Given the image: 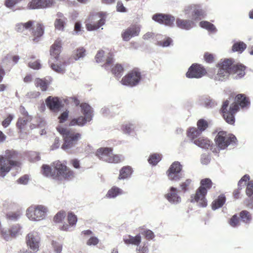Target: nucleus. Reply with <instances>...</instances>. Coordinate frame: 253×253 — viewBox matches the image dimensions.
Segmentation results:
<instances>
[{
    "label": "nucleus",
    "instance_id": "f257e3e1",
    "mask_svg": "<svg viewBox=\"0 0 253 253\" xmlns=\"http://www.w3.org/2000/svg\"><path fill=\"white\" fill-rule=\"evenodd\" d=\"M229 103L228 100L224 102L221 109L224 119L227 123L232 125L235 122L234 115L239 109V105L241 108H244L249 106L250 103L249 98L245 94H239L236 96L235 102L228 109Z\"/></svg>",
    "mask_w": 253,
    "mask_h": 253
},
{
    "label": "nucleus",
    "instance_id": "f03ea898",
    "mask_svg": "<svg viewBox=\"0 0 253 253\" xmlns=\"http://www.w3.org/2000/svg\"><path fill=\"white\" fill-rule=\"evenodd\" d=\"M42 173L45 176L51 177L57 179H69L74 176L73 171L59 161L53 163L52 168L43 165L42 166Z\"/></svg>",
    "mask_w": 253,
    "mask_h": 253
},
{
    "label": "nucleus",
    "instance_id": "7ed1b4c3",
    "mask_svg": "<svg viewBox=\"0 0 253 253\" xmlns=\"http://www.w3.org/2000/svg\"><path fill=\"white\" fill-rule=\"evenodd\" d=\"M61 40L57 39L51 46L50 52L51 58L49 60L51 68L56 72L63 74L65 71L66 64L59 56L61 48Z\"/></svg>",
    "mask_w": 253,
    "mask_h": 253
},
{
    "label": "nucleus",
    "instance_id": "20e7f679",
    "mask_svg": "<svg viewBox=\"0 0 253 253\" xmlns=\"http://www.w3.org/2000/svg\"><path fill=\"white\" fill-rule=\"evenodd\" d=\"M57 130L63 138L64 143L61 148L68 152L72 151L76 147L78 141L82 138L81 133L71 129L58 126Z\"/></svg>",
    "mask_w": 253,
    "mask_h": 253
},
{
    "label": "nucleus",
    "instance_id": "39448f33",
    "mask_svg": "<svg viewBox=\"0 0 253 253\" xmlns=\"http://www.w3.org/2000/svg\"><path fill=\"white\" fill-rule=\"evenodd\" d=\"M35 23L34 21H29L26 23L17 24L16 25V30L19 32H24L26 30H32L31 40L36 43L38 42L41 37L44 33L43 26L40 23H37L33 27Z\"/></svg>",
    "mask_w": 253,
    "mask_h": 253
},
{
    "label": "nucleus",
    "instance_id": "423d86ee",
    "mask_svg": "<svg viewBox=\"0 0 253 253\" xmlns=\"http://www.w3.org/2000/svg\"><path fill=\"white\" fill-rule=\"evenodd\" d=\"M212 182L209 178L203 179L201 181V186L197 189L195 194L191 195V203L196 202L198 206L205 208L207 206V200L205 198L207 193V189L211 188Z\"/></svg>",
    "mask_w": 253,
    "mask_h": 253
},
{
    "label": "nucleus",
    "instance_id": "0eeeda50",
    "mask_svg": "<svg viewBox=\"0 0 253 253\" xmlns=\"http://www.w3.org/2000/svg\"><path fill=\"white\" fill-rule=\"evenodd\" d=\"M48 208L43 205H32L26 211V216L33 222H39L45 220L48 213Z\"/></svg>",
    "mask_w": 253,
    "mask_h": 253
},
{
    "label": "nucleus",
    "instance_id": "6e6552de",
    "mask_svg": "<svg viewBox=\"0 0 253 253\" xmlns=\"http://www.w3.org/2000/svg\"><path fill=\"white\" fill-rule=\"evenodd\" d=\"M6 159L0 157V176L4 177L5 172H8L11 167H19L21 163L15 159L18 157V154L13 150H7L6 151Z\"/></svg>",
    "mask_w": 253,
    "mask_h": 253
},
{
    "label": "nucleus",
    "instance_id": "1a4fd4ad",
    "mask_svg": "<svg viewBox=\"0 0 253 253\" xmlns=\"http://www.w3.org/2000/svg\"><path fill=\"white\" fill-rule=\"evenodd\" d=\"M81 111L84 117L81 116L76 119H72L70 122L69 126H84L87 122H90L92 118V109L91 107L86 103L81 104L80 106Z\"/></svg>",
    "mask_w": 253,
    "mask_h": 253
},
{
    "label": "nucleus",
    "instance_id": "9d476101",
    "mask_svg": "<svg viewBox=\"0 0 253 253\" xmlns=\"http://www.w3.org/2000/svg\"><path fill=\"white\" fill-rule=\"evenodd\" d=\"M214 140L219 151L225 149L230 145H234L236 143V138L233 134L221 131L218 133Z\"/></svg>",
    "mask_w": 253,
    "mask_h": 253
},
{
    "label": "nucleus",
    "instance_id": "9b49d317",
    "mask_svg": "<svg viewBox=\"0 0 253 253\" xmlns=\"http://www.w3.org/2000/svg\"><path fill=\"white\" fill-rule=\"evenodd\" d=\"M41 237L37 231H33L28 233L26 237L27 247L31 251H21L19 253H36L39 250L41 245Z\"/></svg>",
    "mask_w": 253,
    "mask_h": 253
},
{
    "label": "nucleus",
    "instance_id": "f8f14e48",
    "mask_svg": "<svg viewBox=\"0 0 253 253\" xmlns=\"http://www.w3.org/2000/svg\"><path fill=\"white\" fill-rule=\"evenodd\" d=\"M96 156L101 160L108 162L118 163L121 162L119 155H114L111 148H100L96 152Z\"/></svg>",
    "mask_w": 253,
    "mask_h": 253
},
{
    "label": "nucleus",
    "instance_id": "ddd939ff",
    "mask_svg": "<svg viewBox=\"0 0 253 253\" xmlns=\"http://www.w3.org/2000/svg\"><path fill=\"white\" fill-rule=\"evenodd\" d=\"M105 14L102 12L90 15L86 23V28L88 31H93L99 29L105 24Z\"/></svg>",
    "mask_w": 253,
    "mask_h": 253
},
{
    "label": "nucleus",
    "instance_id": "4468645a",
    "mask_svg": "<svg viewBox=\"0 0 253 253\" xmlns=\"http://www.w3.org/2000/svg\"><path fill=\"white\" fill-rule=\"evenodd\" d=\"M141 79V73L138 69L129 72L121 80V84L126 86L133 87L139 83Z\"/></svg>",
    "mask_w": 253,
    "mask_h": 253
},
{
    "label": "nucleus",
    "instance_id": "2eb2a0df",
    "mask_svg": "<svg viewBox=\"0 0 253 253\" xmlns=\"http://www.w3.org/2000/svg\"><path fill=\"white\" fill-rule=\"evenodd\" d=\"M233 64V61L231 59L224 60L219 64V69L217 73L214 77L216 81H222L227 79L231 74V66Z\"/></svg>",
    "mask_w": 253,
    "mask_h": 253
},
{
    "label": "nucleus",
    "instance_id": "dca6fc26",
    "mask_svg": "<svg viewBox=\"0 0 253 253\" xmlns=\"http://www.w3.org/2000/svg\"><path fill=\"white\" fill-rule=\"evenodd\" d=\"M182 166L178 162H174L170 166L167 173L169 180L176 182L184 177L181 173Z\"/></svg>",
    "mask_w": 253,
    "mask_h": 253
},
{
    "label": "nucleus",
    "instance_id": "f3484780",
    "mask_svg": "<svg viewBox=\"0 0 253 253\" xmlns=\"http://www.w3.org/2000/svg\"><path fill=\"white\" fill-rule=\"evenodd\" d=\"M206 72L205 69L200 65L193 64L186 73V77L188 78H200Z\"/></svg>",
    "mask_w": 253,
    "mask_h": 253
},
{
    "label": "nucleus",
    "instance_id": "a211bd4d",
    "mask_svg": "<svg viewBox=\"0 0 253 253\" xmlns=\"http://www.w3.org/2000/svg\"><path fill=\"white\" fill-rule=\"evenodd\" d=\"M54 2V0H32L27 5L28 9H36L49 7Z\"/></svg>",
    "mask_w": 253,
    "mask_h": 253
},
{
    "label": "nucleus",
    "instance_id": "6ab92c4d",
    "mask_svg": "<svg viewBox=\"0 0 253 253\" xmlns=\"http://www.w3.org/2000/svg\"><path fill=\"white\" fill-rule=\"evenodd\" d=\"M54 2V0H32L27 5L28 9H36L49 7Z\"/></svg>",
    "mask_w": 253,
    "mask_h": 253
},
{
    "label": "nucleus",
    "instance_id": "aec40b11",
    "mask_svg": "<svg viewBox=\"0 0 253 253\" xmlns=\"http://www.w3.org/2000/svg\"><path fill=\"white\" fill-rule=\"evenodd\" d=\"M153 20L166 26L171 27L173 25L175 18L169 14H164L158 13L154 15L152 17Z\"/></svg>",
    "mask_w": 253,
    "mask_h": 253
},
{
    "label": "nucleus",
    "instance_id": "412c9836",
    "mask_svg": "<svg viewBox=\"0 0 253 253\" xmlns=\"http://www.w3.org/2000/svg\"><path fill=\"white\" fill-rule=\"evenodd\" d=\"M165 198L171 204L177 205L181 201V197L178 195V190L173 187L169 188Z\"/></svg>",
    "mask_w": 253,
    "mask_h": 253
},
{
    "label": "nucleus",
    "instance_id": "4be33fe9",
    "mask_svg": "<svg viewBox=\"0 0 253 253\" xmlns=\"http://www.w3.org/2000/svg\"><path fill=\"white\" fill-rule=\"evenodd\" d=\"M140 28L139 25H133L126 29L122 34L123 40L128 41L131 38L139 35Z\"/></svg>",
    "mask_w": 253,
    "mask_h": 253
},
{
    "label": "nucleus",
    "instance_id": "5701e85b",
    "mask_svg": "<svg viewBox=\"0 0 253 253\" xmlns=\"http://www.w3.org/2000/svg\"><path fill=\"white\" fill-rule=\"evenodd\" d=\"M45 103L49 109L53 112L58 111L61 107L59 98L56 97H48L45 100Z\"/></svg>",
    "mask_w": 253,
    "mask_h": 253
},
{
    "label": "nucleus",
    "instance_id": "b1692460",
    "mask_svg": "<svg viewBox=\"0 0 253 253\" xmlns=\"http://www.w3.org/2000/svg\"><path fill=\"white\" fill-rule=\"evenodd\" d=\"M67 18L61 12H58L56 15L54 21V26L56 29L63 31L67 22Z\"/></svg>",
    "mask_w": 253,
    "mask_h": 253
},
{
    "label": "nucleus",
    "instance_id": "393cba45",
    "mask_svg": "<svg viewBox=\"0 0 253 253\" xmlns=\"http://www.w3.org/2000/svg\"><path fill=\"white\" fill-rule=\"evenodd\" d=\"M249 180L250 176L247 174L245 175L239 181L238 187L239 189H242L241 185L243 183V182H246L247 181H249L247 185L246 192V194L249 197H251L253 195V180L249 181Z\"/></svg>",
    "mask_w": 253,
    "mask_h": 253
},
{
    "label": "nucleus",
    "instance_id": "a878e982",
    "mask_svg": "<svg viewBox=\"0 0 253 253\" xmlns=\"http://www.w3.org/2000/svg\"><path fill=\"white\" fill-rule=\"evenodd\" d=\"M245 66L242 64H236L231 66V74H233L234 78L238 79L242 78L245 74Z\"/></svg>",
    "mask_w": 253,
    "mask_h": 253
},
{
    "label": "nucleus",
    "instance_id": "bb28decb",
    "mask_svg": "<svg viewBox=\"0 0 253 253\" xmlns=\"http://www.w3.org/2000/svg\"><path fill=\"white\" fill-rule=\"evenodd\" d=\"M125 194V192L122 189L117 186H113L108 191L105 197L109 199H114L118 196Z\"/></svg>",
    "mask_w": 253,
    "mask_h": 253
},
{
    "label": "nucleus",
    "instance_id": "cd10ccee",
    "mask_svg": "<svg viewBox=\"0 0 253 253\" xmlns=\"http://www.w3.org/2000/svg\"><path fill=\"white\" fill-rule=\"evenodd\" d=\"M193 22L189 20H183L177 18L176 20V24L177 27L188 30L192 28L193 26Z\"/></svg>",
    "mask_w": 253,
    "mask_h": 253
},
{
    "label": "nucleus",
    "instance_id": "c85d7f7f",
    "mask_svg": "<svg viewBox=\"0 0 253 253\" xmlns=\"http://www.w3.org/2000/svg\"><path fill=\"white\" fill-rule=\"evenodd\" d=\"M141 241V237L139 234L133 237L130 235L124 238V241L126 244H132L138 247Z\"/></svg>",
    "mask_w": 253,
    "mask_h": 253
},
{
    "label": "nucleus",
    "instance_id": "c756f323",
    "mask_svg": "<svg viewBox=\"0 0 253 253\" xmlns=\"http://www.w3.org/2000/svg\"><path fill=\"white\" fill-rule=\"evenodd\" d=\"M193 143L203 149H208L211 146V141L208 138L203 137L195 139Z\"/></svg>",
    "mask_w": 253,
    "mask_h": 253
},
{
    "label": "nucleus",
    "instance_id": "7c9ffc66",
    "mask_svg": "<svg viewBox=\"0 0 253 253\" xmlns=\"http://www.w3.org/2000/svg\"><path fill=\"white\" fill-rule=\"evenodd\" d=\"M132 169L130 167H124L120 170V174L118 177V179L120 180L127 179L130 177Z\"/></svg>",
    "mask_w": 253,
    "mask_h": 253
},
{
    "label": "nucleus",
    "instance_id": "2f4dec72",
    "mask_svg": "<svg viewBox=\"0 0 253 253\" xmlns=\"http://www.w3.org/2000/svg\"><path fill=\"white\" fill-rule=\"evenodd\" d=\"M225 197L223 195H220L218 198L214 200L211 204V208L213 210H215L221 207L225 202Z\"/></svg>",
    "mask_w": 253,
    "mask_h": 253
},
{
    "label": "nucleus",
    "instance_id": "473e14b6",
    "mask_svg": "<svg viewBox=\"0 0 253 253\" xmlns=\"http://www.w3.org/2000/svg\"><path fill=\"white\" fill-rule=\"evenodd\" d=\"M10 235L12 237H16L22 234V227L19 224L12 225L10 228Z\"/></svg>",
    "mask_w": 253,
    "mask_h": 253
},
{
    "label": "nucleus",
    "instance_id": "72a5a7b5",
    "mask_svg": "<svg viewBox=\"0 0 253 253\" xmlns=\"http://www.w3.org/2000/svg\"><path fill=\"white\" fill-rule=\"evenodd\" d=\"M134 128V125L130 123H125L121 126V130L123 132L128 135L133 132Z\"/></svg>",
    "mask_w": 253,
    "mask_h": 253
},
{
    "label": "nucleus",
    "instance_id": "f704fd0d",
    "mask_svg": "<svg viewBox=\"0 0 253 253\" xmlns=\"http://www.w3.org/2000/svg\"><path fill=\"white\" fill-rule=\"evenodd\" d=\"M32 120V117L19 118L17 122V126L21 130L25 128V126L28 122Z\"/></svg>",
    "mask_w": 253,
    "mask_h": 253
},
{
    "label": "nucleus",
    "instance_id": "c9c22d12",
    "mask_svg": "<svg viewBox=\"0 0 253 253\" xmlns=\"http://www.w3.org/2000/svg\"><path fill=\"white\" fill-rule=\"evenodd\" d=\"M247 45L243 42H235L232 46V50L235 52H239L242 53L246 48Z\"/></svg>",
    "mask_w": 253,
    "mask_h": 253
},
{
    "label": "nucleus",
    "instance_id": "e433bc0d",
    "mask_svg": "<svg viewBox=\"0 0 253 253\" xmlns=\"http://www.w3.org/2000/svg\"><path fill=\"white\" fill-rule=\"evenodd\" d=\"M200 133L201 132L198 129L195 127H192L189 128L187 133V136L194 141L196 139V138L200 135Z\"/></svg>",
    "mask_w": 253,
    "mask_h": 253
},
{
    "label": "nucleus",
    "instance_id": "4c0bfd02",
    "mask_svg": "<svg viewBox=\"0 0 253 253\" xmlns=\"http://www.w3.org/2000/svg\"><path fill=\"white\" fill-rule=\"evenodd\" d=\"M85 55V50L83 48L77 49L73 53V57L75 60L83 58Z\"/></svg>",
    "mask_w": 253,
    "mask_h": 253
},
{
    "label": "nucleus",
    "instance_id": "58836bf2",
    "mask_svg": "<svg viewBox=\"0 0 253 253\" xmlns=\"http://www.w3.org/2000/svg\"><path fill=\"white\" fill-rule=\"evenodd\" d=\"M240 216L241 220L246 223H249L252 219L251 214L247 211H242L240 213Z\"/></svg>",
    "mask_w": 253,
    "mask_h": 253
},
{
    "label": "nucleus",
    "instance_id": "ea45409f",
    "mask_svg": "<svg viewBox=\"0 0 253 253\" xmlns=\"http://www.w3.org/2000/svg\"><path fill=\"white\" fill-rule=\"evenodd\" d=\"M35 84L37 87H40L42 90L45 91L47 88V83L45 80L41 79H36Z\"/></svg>",
    "mask_w": 253,
    "mask_h": 253
},
{
    "label": "nucleus",
    "instance_id": "a19ab883",
    "mask_svg": "<svg viewBox=\"0 0 253 253\" xmlns=\"http://www.w3.org/2000/svg\"><path fill=\"white\" fill-rule=\"evenodd\" d=\"M193 12L194 14L192 16V19L195 20H200L205 15V11L199 8L195 9Z\"/></svg>",
    "mask_w": 253,
    "mask_h": 253
},
{
    "label": "nucleus",
    "instance_id": "79ce46f5",
    "mask_svg": "<svg viewBox=\"0 0 253 253\" xmlns=\"http://www.w3.org/2000/svg\"><path fill=\"white\" fill-rule=\"evenodd\" d=\"M124 68L120 64H116L114 67L112 69V72L115 76L120 77L123 73Z\"/></svg>",
    "mask_w": 253,
    "mask_h": 253
},
{
    "label": "nucleus",
    "instance_id": "37998d69",
    "mask_svg": "<svg viewBox=\"0 0 253 253\" xmlns=\"http://www.w3.org/2000/svg\"><path fill=\"white\" fill-rule=\"evenodd\" d=\"M161 160V156L160 154H153L150 156L148 162L150 164L156 165Z\"/></svg>",
    "mask_w": 253,
    "mask_h": 253
},
{
    "label": "nucleus",
    "instance_id": "c03bdc74",
    "mask_svg": "<svg viewBox=\"0 0 253 253\" xmlns=\"http://www.w3.org/2000/svg\"><path fill=\"white\" fill-rule=\"evenodd\" d=\"M66 213L64 211H60L58 212L54 217V220L56 223H60L65 218Z\"/></svg>",
    "mask_w": 253,
    "mask_h": 253
},
{
    "label": "nucleus",
    "instance_id": "a18cd8bd",
    "mask_svg": "<svg viewBox=\"0 0 253 253\" xmlns=\"http://www.w3.org/2000/svg\"><path fill=\"white\" fill-rule=\"evenodd\" d=\"M67 219L70 226H74L76 224L77 222V217L73 212H70L68 213Z\"/></svg>",
    "mask_w": 253,
    "mask_h": 253
},
{
    "label": "nucleus",
    "instance_id": "49530a36",
    "mask_svg": "<svg viewBox=\"0 0 253 253\" xmlns=\"http://www.w3.org/2000/svg\"><path fill=\"white\" fill-rule=\"evenodd\" d=\"M21 216V213L19 211L16 212H10L7 213L6 217L8 219L15 221L19 219Z\"/></svg>",
    "mask_w": 253,
    "mask_h": 253
},
{
    "label": "nucleus",
    "instance_id": "de8ad7c7",
    "mask_svg": "<svg viewBox=\"0 0 253 253\" xmlns=\"http://www.w3.org/2000/svg\"><path fill=\"white\" fill-rule=\"evenodd\" d=\"M200 26L210 31H214L216 30L215 26L208 21H202L200 23Z\"/></svg>",
    "mask_w": 253,
    "mask_h": 253
},
{
    "label": "nucleus",
    "instance_id": "09e8293b",
    "mask_svg": "<svg viewBox=\"0 0 253 253\" xmlns=\"http://www.w3.org/2000/svg\"><path fill=\"white\" fill-rule=\"evenodd\" d=\"M198 129L201 132L204 131L208 126V122L204 120L200 119L197 122V124Z\"/></svg>",
    "mask_w": 253,
    "mask_h": 253
},
{
    "label": "nucleus",
    "instance_id": "8fccbe9b",
    "mask_svg": "<svg viewBox=\"0 0 253 253\" xmlns=\"http://www.w3.org/2000/svg\"><path fill=\"white\" fill-rule=\"evenodd\" d=\"M51 245L53 248L54 251L56 253H61L62 250V245L58 242L52 241Z\"/></svg>",
    "mask_w": 253,
    "mask_h": 253
},
{
    "label": "nucleus",
    "instance_id": "3c124183",
    "mask_svg": "<svg viewBox=\"0 0 253 253\" xmlns=\"http://www.w3.org/2000/svg\"><path fill=\"white\" fill-rule=\"evenodd\" d=\"M172 40L169 37L166 38L164 41L158 42V44L163 47H167L170 45Z\"/></svg>",
    "mask_w": 253,
    "mask_h": 253
},
{
    "label": "nucleus",
    "instance_id": "603ef678",
    "mask_svg": "<svg viewBox=\"0 0 253 253\" xmlns=\"http://www.w3.org/2000/svg\"><path fill=\"white\" fill-rule=\"evenodd\" d=\"M229 224L233 227H235L239 224V218L237 216V214L234 215L230 219L229 222Z\"/></svg>",
    "mask_w": 253,
    "mask_h": 253
},
{
    "label": "nucleus",
    "instance_id": "864d4df0",
    "mask_svg": "<svg viewBox=\"0 0 253 253\" xmlns=\"http://www.w3.org/2000/svg\"><path fill=\"white\" fill-rule=\"evenodd\" d=\"M0 233L1 236L5 241H9L12 237L10 235V229L9 230L6 229L2 230Z\"/></svg>",
    "mask_w": 253,
    "mask_h": 253
},
{
    "label": "nucleus",
    "instance_id": "5fc2aeb1",
    "mask_svg": "<svg viewBox=\"0 0 253 253\" xmlns=\"http://www.w3.org/2000/svg\"><path fill=\"white\" fill-rule=\"evenodd\" d=\"M105 52L103 50H99L97 52L95 58L97 62H101L105 60L104 57Z\"/></svg>",
    "mask_w": 253,
    "mask_h": 253
},
{
    "label": "nucleus",
    "instance_id": "6e6d98bb",
    "mask_svg": "<svg viewBox=\"0 0 253 253\" xmlns=\"http://www.w3.org/2000/svg\"><path fill=\"white\" fill-rule=\"evenodd\" d=\"M136 253H148V249L146 245V244L144 243L143 246H138L136 249Z\"/></svg>",
    "mask_w": 253,
    "mask_h": 253
},
{
    "label": "nucleus",
    "instance_id": "4d7b16f0",
    "mask_svg": "<svg viewBox=\"0 0 253 253\" xmlns=\"http://www.w3.org/2000/svg\"><path fill=\"white\" fill-rule=\"evenodd\" d=\"M14 116L11 114H9L8 117L4 119L2 122V125L3 127H7L10 124L11 121L13 120Z\"/></svg>",
    "mask_w": 253,
    "mask_h": 253
},
{
    "label": "nucleus",
    "instance_id": "13d9d810",
    "mask_svg": "<svg viewBox=\"0 0 253 253\" xmlns=\"http://www.w3.org/2000/svg\"><path fill=\"white\" fill-rule=\"evenodd\" d=\"M106 63L104 64V68L106 70H109L110 69V67L111 65L112 62H113V58L112 57V54L110 53H108V55L106 57Z\"/></svg>",
    "mask_w": 253,
    "mask_h": 253
},
{
    "label": "nucleus",
    "instance_id": "bf43d9fd",
    "mask_svg": "<svg viewBox=\"0 0 253 253\" xmlns=\"http://www.w3.org/2000/svg\"><path fill=\"white\" fill-rule=\"evenodd\" d=\"M21 0H5V5L8 8H12Z\"/></svg>",
    "mask_w": 253,
    "mask_h": 253
},
{
    "label": "nucleus",
    "instance_id": "052dcab7",
    "mask_svg": "<svg viewBox=\"0 0 253 253\" xmlns=\"http://www.w3.org/2000/svg\"><path fill=\"white\" fill-rule=\"evenodd\" d=\"M29 67L35 70L39 69L41 65L39 61H35L34 62H29L28 63Z\"/></svg>",
    "mask_w": 253,
    "mask_h": 253
},
{
    "label": "nucleus",
    "instance_id": "680f3d73",
    "mask_svg": "<svg viewBox=\"0 0 253 253\" xmlns=\"http://www.w3.org/2000/svg\"><path fill=\"white\" fill-rule=\"evenodd\" d=\"M99 242L98 238L96 237H91L87 241V245L88 246L96 245Z\"/></svg>",
    "mask_w": 253,
    "mask_h": 253
},
{
    "label": "nucleus",
    "instance_id": "e2e57ef3",
    "mask_svg": "<svg viewBox=\"0 0 253 253\" xmlns=\"http://www.w3.org/2000/svg\"><path fill=\"white\" fill-rule=\"evenodd\" d=\"M29 180V177L28 175H24L23 176L20 177L17 182L18 183L26 185L28 183Z\"/></svg>",
    "mask_w": 253,
    "mask_h": 253
},
{
    "label": "nucleus",
    "instance_id": "0e129e2a",
    "mask_svg": "<svg viewBox=\"0 0 253 253\" xmlns=\"http://www.w3.org/2000/svg\"><path fill=\"white\" fill-rule=\"evenodd\" d=\"M68 114L69 112L68 111H66L61 114V115L58 117L59 122L60 123H64L67 120L68 118Z\"/></svg>",
    "mask_w": 253,
    "mask_h": 253
},
{
    "label": "nucleus",
    "instance_id": "69168bd1",
    "mask_svg": "<svg viewBox=\"0 0 253 253\" xmlns=\"http://www.w3.org/2000/svg\"><path fill=\"white\" fill-rule=\"evenodd\" d=\"M74 32L77 35L81 34V32H82V25L80 22H76L74 27Z\"/></svg>",
    "mask_w": 253,
    "mask_h": 253
},
{
    "label": "nucleus",
    "instance_id": "338daca9",
    "mask_svg": "<svg viewBox=\"0 0 253 253\" xmlns=\"http://www.w3.org/2000/svg\"><path fill=\"white\" fill-rule=\"evenodd\" d=\"M40 160L39 154L35 152H32L30 155V160L32 162H36Z\"/></svg>",
    "mask_w": 253,
    "mask_h": 253
},
{
    "label": "nucleus",
    "instance_id": "774afa93",
    "mask_svg": "<svg viewBox=\"0 0 253 253\" xmlns=\"http://www.w3.org/2000/svg\"><path fill=\"white\" fill-rule=\"evenodd\" d=\"M117 10L119 12H125L126 11V8L124 6L121 1H118L117 4Z\"/></svg>",
    "mask_w": 253,
    "mask_h": 253
}]
</instances>
